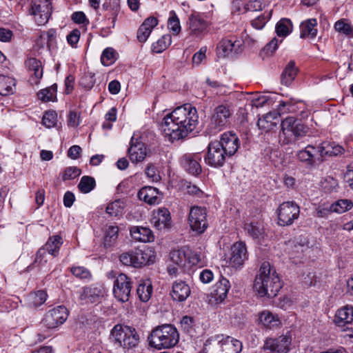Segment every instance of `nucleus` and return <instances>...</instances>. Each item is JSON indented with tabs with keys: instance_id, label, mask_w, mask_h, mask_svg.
I'll return each mask as SVG.
<instances>
[{
	"instance_id": "nucleus-10",
	"label": "nucleus",
	"mask_w": 353,
	"mask_h": 353,
	"mask_svg": "<svg viewBox=\"0 0 353 353\" xmlns=\"http://www.w3.org/2000/svg\"><path fill=\"white\" fill-rule=\"evenodd\" d=\"M68 311L63 305L50 310L44 316L42 323L48 329H54L62 325L67 319Z\"/></svg>"
},
{
	"instance_id": "nucleus-21",
	"label": "nucleus",
	"mask_w": 353,
	"mask_h": 353,
	"mask_svg": "<svg viewBox=\"0 0 353 353\" xmlns=\"http://www.w3.org/2000/svg\"><path fill=\"white\" fill-rule=\"evenodd\" d=\"M151 223L157 230L170 228L171 226V216L169 210L165 208H160L152 213Z\"/></svg>"
},
{
	"instance_id": "nucleus-20",
	"label": "nucleus",
	"mask_w": 353,
	"mask_h": 353,
	"mask_svg": "<svg viewBox=\"0 0 353 353\" xmlns=\"http://www.w3.org/2000/svg\"><path fill=\"white\" fill-rule=\"evenodd\" d=\"M248 259L247 248L245 243L236 242L231 247L230 264L234 268L241 267Z\"/></svg>"
},
{
	"instance_id": "nucleus-19",
	"label": "nucleus",
	"mask_w": 353,
	"mask_h": 353,
	"mask_svg": "<svg viewBox=\"0 0 353 353\" xmlns=\"http://www.w3.org/2000/svg\"><path fill=\"white\" fill-rule=\"evenodd\" d=\"M281 130L285 135L292 134L295 137L302 136L306 132L301 121L292 117H287L282 121Z\"/></svg>"
},
{
	"instance_id": "nucleus-22",
	"label": "nucleus",
	"mask_w": 353,
	"mask_h": 353,
	"mask_svg": "<svg viewBox=\"0 0 353 353\" xmlns=\"http://www.w3.org/2000/svg\"><path fill=\"white\" fill-rule=\"evenodd\" d=\"M78 294L79 299L82 304L99 302L101 298L103 296L101 288L92 285L81 288Z\"/></svg>"
},
{
	"instance_id": "nucleus-36",
	"label": "nucleus",
	"mask_w": 353,
	"mask_h": 353,
	"mask_svg": "<svg viewBox=\"0 0 353 353\" xmlns=\"http://www.w3.org/2000/svg\"><path fill=\"white\" fill-rule=\"evenodd\" d=\"M222 347L223 353H240L242 350V343L237 339L223 335Z\"/></svg>"
},
{
	"instance_id": "nucleus-58",
	"label": "nucleus",
	"mask_w": 353,
	"mask_h": 353,
	"mask_svg": "<svg viewBox=\"0 0 353 353\" xmlns=\"http://www.w3.org/2000/svg\"><path fill=\"white\" fill-rule=\"evenodd\" d=\"M81 170L77 167H68L65 169L62 179L63 181L72 180L78 177L81 174Z\"/></svg>"
},
{
	"instance_id": "nucleus-15",
	"label": "nucleus",
	"mask_w": 353,
	"mask_h": 353,
	"mask_svg": "<svg viewBox=\"0 0 353 353\" xmlns=\"http://www.w3.org/2000/svg\"><path fill=\"white\" fill-rule=\"evenodd\" d=\"M291 337L282 335L278 338H270L265 341L264 348L269 350L272 353H287L290 350Z\"/></svg>"
},
{
	"instance_id": "nucleus-59",
	"label": "nucleus",
	"mask_w": 353,
	"mask_h": 353,
	"mask_svg": "<svg viewBox=\"0 0 353 353\" xmlns=\"http://www.w3.org/2000/svg\"><path fill=\"white\" fill-rule=\"evenodd\" d=\"M201 261V255L196 252H194L186 248V264L190 265H196Z\"/></svg>"
},
{
	"instance_id": "nucleus-61",
	"label": "nucleus",
	"mask_w": 353,
	"mask_h": 353,
	"mask_svg": "<svg viewBox=\"0 0 353 353\" xmlns=\"http://www.w3.org/2000/svg\"><path fill=\"white\" fill-rule=\"evenodd\" d=\"M270 15V14L266 17L262 14L252 20L251 22L252 27L256 30H261L269 20Z\"/></svg>"
},
{
	"instance_id": "nucleus-41",
	"label": "nucleus",
	"mask_w": 353,
	"mask_h": 353,
	"mask_svg": "<svg viewBox=\"0 0 353 353\" xmlns=\"http://www.w3.org/2000/svg\"><path fill=\"white\" fill-rule=\"evenodd\" d=\"M152 292V285L150 281L147 280L140 283L137 289V293L139 299L143 302L150 300Z\"/></svg>"
},
{
	"instance_id": "nucleus-64",
	"label": "nucleus",
	"mask_w": 353,
	"mask_h": 353,
	"mask_svg": "<svg viewBox=\"0 0 353 353\" xmlns=\"http://www.w3.org/2000/svg\"><path fill=\"white\" fill-rule=\"evenodd\" d=\"M80 124V115L74 111H70L68 117V125L77 128Z\"/></svg>"
},
{
	"instance_id": "nucleus-28",
	"label": "nucleus",
	"mask_w": 353,
	"mask_h": 353,
	"mask_svg": "<svg viewBox=\"0 0 353 353\" xmlns=\"http://www.w3.org/2000/svg\"><path fill=\"white\" fill-rule=\"evenodd\" d=\"M138 197L149 205L158 204L162 198L159 190L152 186L142 188L138 192Z\"/></svg>"
},
{
	"instance_id": "nucleus-14",
	"label": "nucleus",
	"mask_w": 353,
	"mask_h": 353,
	"mask_svg": "<svg viewBox=\"0 0 353 353\" xmlns=\"http://www.w3.org/2000/svg\"><path fill=\"white\" fill-rule=\"evenodd\" d=\"M188 26L191 36L202 38L208 33L209 24L200 13L194 12L188 17Z\"/></svg>"
},
{
	"instance_id": "nucleus-37",
	"label": "nucleus",
	"mask_w": 353,
	"mask_h": 353,
	"mask_svg": "<svg viewBox=\"0 0 353 353\" xmlns=\"http://www.w3.org/2000/svg\"><path fill=\"white\" fill-rule=\"evenodd\" d=\"M297 70L295 63L292 61H290L281 74V83L286 86L290 85L295 79L297 74Z\"/></svg>"
},
{
	"instance_id": "nucleus-17",
	"label": "nucleus",
	"mask_w": 353,
	"mask_h": 353,
	"mask_svg": "<svg viewBox=\"0 0 353 353\" xmlns=\"http://www.w3.org/2000/svg\"><path fill=\"white\" fill-rule=\"evenodd\" d=\"M128 152L132 163L142 162L150 154V151L147 148L145 143L139 141L137 139L134 141L133 137L131 139L130 147Z\"/></svg>"
},
{
	"instance_id": "nucleus-38",
	"label": "nucleus",
	"mask_w": 353,
	"mask_h": 353,
	"mask_svg": "<svg viewBox=\"0 0 353 353\" xmlns=\"http://www.w3.org/2000/svg\"><path fill=\"white\" fill-rule=\"evenodd\" d=\"M15 89L14 79L6 77L0 76V94L7 96L13 94Z\"/></svg>"
},
{
	"instance_id": "nucleus-29",
	"label": "nucleus",
	"mask_w": 353,
	"mask_h": 353,
	"mask_svg": "<svg viewBox=\"0 0 353 353\" xmlns=\"http://www.w3.org/2000/svg\"><path fill=\"white\" fill-rule=\"evenodd\" d=\"M25 63L30 72V81L32 84H38L43 73L41 62L35 58H30Z\"/></svg>"
},
{
	"instance_id": "nucleus-13",
	"label": "nucleus",
	"mask_w": 353,
	"mask_h": 353,
	"mask_svg": "<svg viewBox=\"0 0 353 353\" xmlns=\"http://www.w3.org/2000/svg\"><path fill=\"white\" fill-rule=\"evenodd\" d=\"M228 157L218 141H212L208 146V152L204 158L205 163L214 168L223 165Z\"/></svg>"
},
{
	"instance_id": "nucleus-57",
	"label": "nucleus",
	"mask_w": 353,
	"mask_h": 353,
	"mask_svg": "<svg viewBox=\"0 0 353 353\" xmlns=\"http://www.w3.org/2000/svg\"><path fill=\"white\" fill-rule=\"evenodd\" d=\"M145 174L152 182H158L161 180V176L157 172V168L152 163H148L147 165Z\"/></svg>"
},
{
	"instance_id": "nucleus-54",
	"label": "nucleus",
	"mask_w": 353,
	"mask_h": 353,
	"mask_svg": "<svg viewBox=\"0 0 353 353\" xmlns=\"http://www.w3.org/2000/svg\"><path fill=\"white\" fill-rule=\"evenodd\" d=\"M57 121V114L54 111L46 112L42 118V123L48 128L55 126Z\"/></svg>"
},
{
	"instance_id": "nucleus-43",
	"label": "nucleus",
	"mask_w": 353,
	"mask_h": 353,
	"mask_svg": "<svg viewBox=\"0 0 353 353\" xmlns=\"http://www.w3.org/2000/svg\"><path fill=\"white\" fill-rule=\"evenodd\" d=\"M170 259L174 264L180 267L186 265V248L172 250L170 253Z\"/></svg>"
},
{
	"instance_id": "nucleus-2",
	"label": "nucleus",
	"mask_w": 353,
	"mask_h": 353,
	"mask_svg": "<svg viewBox=\"0 0 353 353\" xmlns=\"http://www.w3.org/2000/svg\"><path fill=\"white\" fill-rule=\"evenodd\" d=\"M254 288L261 297H274L281 289L280 279L269 262L265 261L261 264L254 280Z\"/></svg>"
},
{
	"instance_id": "nucleus-55",
	"label": "nucleus",
	"mask_w": 353,
	"mask_h": 353,
	"mask_svg": "<svg viewBox=\"0 0 353 353\" xmlns=\"http://www.w3.org/2000/svg\"><path fill=\"white\" fill-rule=\"evenodd\" d=\"M71 272L74 276L81 279L90 280L92 276L90 272L82 266L72 268Z\"/></svg>"
},
{
	"instance_id": "nucleus-9",
	"label": "nucleus",
	"mask_w": 353,
	"mask_h": 353,
	"mask_svg": "<svg viewBox=\"0 0 353 353\" xmlns=\"http://www.w3.org/2000/svg\"><path fill=\"white\" fill-rule=\"evenodd\" d=\"M188 222L191 229L198 234L203 233L208 227L206 209L199 206L190 208Z\"/></svg>"
},
{
	"instance_id": "nucleus-40",
	"label": "nucleus",
	"mask_w": 353,
	"mask_h": 353,
	"mask_svg": "<svg viewBox=\"0 0 353 353\" xmlns=\"http://www.w3.org/2000/svg\"><path fill=\"white\" fill-rule=\"evenodd\" d=\"M119 228L116 225L108 226L104 232L103 245L105 248L113 245L118 238Z\"/></svg>"
},
{
	"instance_id": "nucleus-34",
	"label": "nucleus",
	"mask_w": 353,
	"mask_h": 353,
	"mask_svg": "<svg viewBox=\"0 0 353 353\" xmlns=\"http://www.w3.org/2000/svg\"><path fill=\"white\" fill-rule=\"evenodd\" d=\"M223 335H216L208 339L204 344L205 353H223Z\"/></svg>"
},
{
	"instance_id": "nucleus-23",
	"label": "nucleus",
	"mask_w": 353,
	"mask_h": 353,
	"mask_svg": "<svg viewBox=\"0 0 353 353\" xmlns=\"http://www.w3.org/2000/svg\"><path fill=\"white\" fill-rule=\"evenodd\" d=\"M296 157L300 161L307 165H313L316 161H321L318 145L308 144L297 152Z\"/></svg>"
},
{
	"instance_id": "nucleus-8",
	"label": "nucleus",
	"mask_w": 353,
	"mask_h": 353,
	"mask_svg": "<svg viewBox=\"0 0 353 353\" xmlns=\"http://www.w3.org/2000/svg\"><path fill=\"white\" fill-rule=\"evenodd\" d=\"M278 224L281 226L291 225L299 217L300 207L294 201L283 202L276 210Z\"/></svg>"
},
{
	"instance_id": "nucleus-46",
	"label": "nucleus",
	"mask_w": 353,
	"mask_h": 353,
	"mask_svg": "<svg viewBox=\"0 0 353 353\" xmlns=\"http://www.w3.org/2000/svg\"><path fill=\"white\" fill-rule=\"evenodd\" d=\"M47 294L43 290H39L29 294L28 303L31 306L38 307L42 305L47 299Z\"/></svg>"
},
{
	"instance_id": "nucleus-31",
	"label": "nucleus",
	"mask_w": 353,
	"mask_h": 353,
	"mask_svg": "<svg viewBox=\"0 0 353 353\" xmlns=\"http://www.w3.org/2000/svg\"><path fill=\"white\" fill-rule=\"evenodd\" d=\"M102 8L108 12L105 17L108 19H112L111 23L114 28L121 9L120 0H105V2L102 6Z\"/></svg>"
},
{
	"instance_id": "nucleus-12",
	"label": "nucleus",
	"mask_w": 353,
	"mask_h": 353,
	"mask_svg": "<svg viewBox=\"0 0 353 353\" xmlns=\"http://www.w3.org/2000/svg\"><path fill=\"white\" fill-rule=\"evenodd\" d=\"M132 289L131 279L125 274H120L114 281L113 294L121 302L129 300Z\"/></svg>"
},
{
	"instance_id": "nucleus-49",
	"label": "nucleus",
	"mask_w": 353,
	"mask_h": 353,
	"mask_svg": "<svg viewBox=\"0 0 353 353\" xmlns=\"http://www.w3.org/2000/svg\"><path fill=\"white\" fill-rule=\"evenodd\" d=\"M57 86L56 84L43 89L38 93V97L43 101H54L56 99Z\"/></svg>"
},
{
	"instance_id": "nucleus-63",
	"label": "nucleus",
	"mask_w": 353,
	"mask_h": 353,
	"mask_svg": "<svg viewBox=\"0 0 353 353\" xmlns=\"http://www.w3.org/2000/svg\"><path fill=\"white\" fill-rule=\"evenodd\" d=\"M185 191L188 194L202 197L204 194L203 192L196 185L188 183L185 185Z\"/></svg>"
},
{
	"instance_id": "nucleus-7",
	"label": "nucleus",
	"mask_w": 353,
	"mask_h": 353,
	"mask_svg": "<svg viewBox=\"0 0 353 353\" xmlns=\"http://www.w3.org/2000/svg\"><path fill=\"white\" fill-rule=\"evenodd\" d=\"M62 244L63 240L61 236H50L46 244L38 250L34 263H38L40 267L43 266L49 261L46 254L53 257L57 256Z\"/></svg>"
},
{
	"instance_id": "nucleus-27",
	"label": "nucleus",
	"mask_w": 353,
	"mask_h": 353,
	"mask_svg": "<svg viewBox=\"0 0 353 353\" xmlns=\"http://www.w3.org/2000/svg\"><path fill=\"white\" fill-rule=\"evenodd\" d=\"M334 324L338 327H344L353 323V307L346 305L338 309L334 319Z\"/></svg>"
},
{
	"instance_id": "nucleus-51",
	"label": "nucleus",
	"mask_w": 353,
	"mask_h": 353,
	"mask_svg": "<svg viewBox=\"0 0 353 353\" xmlns=\"http://www.w3.org/2000/svg\"><path fill=\"white\" fill-rule=\"evenodd\" d=\"M168 27L174 34H178L181 30L179 19L174 10L170 12Z\"/></svg>"
},
{
	"instance_id": "nucleus-1",
	"label": "nucleus",
	"mask_w": 353,
	"mask_h": 353,
	"mask_svg": "<svg viewBox=\"0 0 353 353\" xmlns=\"http://www.w3.org/2000/svg\"><path fill=\"white\" fill-rule=\"evenodd\" d=\"M196 109L190 103L177 107L167 114L162 123V130L170 140H179L188 136L198 124Z\"/></svg>"
},
{
	"instance_id": "nucleus-11",
	"label": "nucleus",
	"mask_w": 353,
	"mask_h": 353,
	"mask_svg": "<svg viewBox=\"0 0 353 353\" xmlns=\"http://www.w3.org/2000/svg\"><path fill=\"white\" fill-rule=\"evenodd\" d=\"M52 7L49 0H33L30 14L39 26L46 24L51 15Z\"/></svg>"
},
{
	"instance_id": "nucleus-3",
	"label": "nucleus",
	"mask_w": 353,
	"mask_h": 353,
	"mask_svg": "<svg viewBox=\"0 0 353 353\" xmlns=\"http://www.w3.org/2000/svg\"><path fill=\"white\" fill-rule=\"evenodd\" d=\"M149 345L157 350L174 347L179 341L177 329L172 324H163L154 328L148 338Z\"/></svg>"
},
{
	"instance_id": "nucleus-32",
	"label": "nucleus",
	"mask_w": 353,
	"mask_h": 353,
	"mask_svg": "<svg viewBox=\"0 0 353 353\" xmlns=\"http://www.w3.org/2000/svg\"><path fill=\"white\" fill-rule=\"evenodd\" d=\"M317 24L316 19H309L303 21L300 25V37L311 39L316 37Z\"/></svg>"
},
{
	"instance_id": "nucleus-60",
	"label": "nucleus",
	"mask_w": 353,
	"mask_h": 353,
	"mask_svg": "<svg viewBox=\"0 0 353 353\" xmlns=\"http://www.w3.org/2000/svg\"><path fill=\"white\" fill-rule=\"evenodd\" d=\"M207 47L203 46L196 52L192 57L193 65H199L206 59Z\"/></svg>"
},
{
	"instance_id": "nucleus-44",
	"label": "nucleus",
	"mask_w": 353,
	"mask_h": 353,
	"mask_svg": "<svg viewBox=\"0 0 353 353\" xmlns=\"http://www.w3.org/2000/svg\"><path fill=\"white\" fill-rule=\"evenodd\" d=\"M292 29V24L290 19H282L276 24L275 31L279 37H285L291 32Z\"/></svg>"
},
{
	"instance_id": "nucleus-48",
	"label": "nucleus",
	"mask_w": 353,
	"mask_h": 353,
	"mask_svg": "<svg viewBox=\"0 0 353 353\" xmlns=\"http://www.w3.org/2000/svg\"><path fill=\"white\" fill-rule=\"evenodd\" d=\"M96 183L93 177L90 176H83L81 177L78 184L79 190L83 193L91 192L95 187Z\"/></svg>"
},
{
	"instance_id": "nucleus-39",
	"label": "nucleus",
	"mask_w": 353,
	"mask_h": 353,
	"mask_svg": "<svg viewBox=\"0 0 353 353\" xmlns=\"http://www.w3.org/2000/svg\"><path fill=\"white\" fill-rule=\"evenodd\" d=\"M259 321L265 327L270 329L280 325V320L268 311H263L259 314Z\"/></svg>"
},
{
	"instance_id": "nucleus-16",
	"label": "nucleus",
	"mask_w": 353,
	"mask_h": 353,
	"mask_svg": "<svg viewBox=\"0 0 353 353\" xmlns=\"http://www.w3.org/2000/svg\"><path fill=\"white\" fill-rule=\"evenodd\" d=\"M201 157L198 153L185 154L180 159V163L183 169L189 174L197 176L202 171L200 161Z\"/></svg>"
},
{
	"instance_id": "nucleus-62",
	"label": "nucleus",
	"mask_w": 353,
	"mask_h": 353,
	"mask_svg": "<svg viewBox=\"0 0 353 353\" xmlns=\"http://www.w3.org/2000/svg\"><path fill=\"white\" fill-rule=\"evenodd\" d=\"M279 114H285L287 112H293L296 111L295 105L292 102H281L277 109Z\"/></svg>"
},
{
	"instance_id": "nucleus-26",
	"label": "nucleus",
	"mask_w": 353,
	"mask_h": 353,
	"mask_svg": "<svg viewBox=\"0 0 353 353\" xmlns=\"http://www.w3.org/2000/svg\"><path fill=\"white\" fill-rule=\"evenodd\" d=\"M230 287V281L223 277H221L215 283L211 292V296L216 303H221L225 299Z\"/></svg>"
},
{
	"instance_id": "nucleus-30",
	"label": "nucleus",
	"mask_w": 353,
	"mask_h": 353,
	"mask_svg": "<svg viewBox=\"0 0 353 353\" xmlns=\"http://www.w3.org/2000/svg\"><path fill=\"white\" fill-rule=\"evenodd\" d=\"M158 24L157 18L150 17L147 18L141 25L137 31V39L139 42L144 43L147 41L152 29Z\"/></svg>"
},
{
	"instance_id": "nucleus-25",
	"label": "nucleus",
	"mask_w": 353,
	"mask_h": 353,
	"mask_svg": "<svg viewBox=\"0 0 353 353\" xmlns=\"http://www.w3.org/2000/svg\"><path fill=\"white\" fill-rule=\"evenodd\" d=\"M191 290L186 282L177 280L173 282L170 295L172 299L178 302L185 301L190 295Z\"/></svg>"
},
{
	"instance_id": "nucleus-6",
	"label": "nucleus",
	"mask_w": 353,
	"mask_h": 353,
	"mask_svg": "<svg viewBox=\"0 0 353 353\" xmlns=\"http://www.w3.org/2000/svg\"><path fill=\"white\" fill-rule=\"evenodd\" d=\"M232 111L230 106L220 105L214 108L207 130L210 134H216L229 123Z\"/></svg>"
},
{
	"instance_id": "nucleus-52",
	"label": "nucleus",
	"mask_w": 353,
	"mask_h": 353,
	"mask_svg": "<svg viewBox=\"0 0 353 353\" xmlns=\"http://www.w3.org/2000/svg\"><path fill=\"white\" fill-rule=\"evenodd\" d=\"M336 31L343 33L350 38H353V28L350 24L346 23L344 20H339L334 24Z\"/></svg>"
},
{
	"instance_id": "nucleus-42",
	"label": "nucleus",
	"mask_w": 353,
	"mask_h": 353,
	"mask_svg": "<svg viewBox=\"0 0 353 353\" xmlns=\"http://www.w3.org/2000/svg\"><path fill=\"white\" fill-rule=\"evenodd\" d=\"M244 230L254 239H259L263 234V228L260 223L255 221L245 223Z\"/></svg>"
},
{
	"instance_id": "nucleus-45",
	"label": "nucleus",
	"mask_w": 353,
	"mask_h": 353,
	"mask_svg": "<svg viewBox=\"0 0 353 353\" xmlns=\"http://www.w3.org/2000/svg\"><path fill=\"white\" fill-rule=\"evenodd\" d=\"M171 43V35L164 34L157 42L152 44V50L155 53H161L170 46Z\"/></svg>"
},
{
	"instance_id": "nucleus-35",
	"label": "nucleus",
	"mask_w": 353,
	"mask_h": 353,
	"mask_svg": "<svg viewBox=\"0 0 353 353\" xmlns=\"http://www.w3.org/2000/svg\"><path fill=\"white\" fill-rule=\"evenodd\" d=\"M279 122V118L275 113L269 112L258 120L257 125L265 132L272 130Z\"/></svg>"
},
{
	"instance_id": "nucleus-33",
	"label": "nucleus",
	"mask_w": 353,
	"mask_h": 353,
	"mask_svg": "<svg viewBox=\"0 0 353 353\" xmlns=\"http://www.w3.org/2000/svg\"><path fill=\"white\" fill-rule=\"evenodd\" d=\"M130 232L132 237L139 241L150 242L154 239L152 231L146 227L134 226Z\"/></svg>"
},
{
	"instance_id": "nucleus-5",
	"label": "nucleus",
	"mask_w": 353,
	"mask_h": 353,
	"mask_svg": "<svg viewBox=\"0 0 353 353\" xmlns=\"http://www.w3.org/2000/svg\"><path fill=\"white\" fill-rule=\"evenodd\" d=\"M111 335L116 343L124 349H132L139 345L140 338L134 327L117 324L111 330Z\"/></svg>"
},
{
	"instance_id": "nucleus-18",
	"label": "nucleus",
	"mask_w": 353,
	"mask_h": 353,
	"mask_svg": "<svg viewBox=\"0 0 353 353\" xmlns=\"http://www.w3.org/2000/svg\"><path fill=\"white\" fill-rule=\"evenodd\" d=\"M228 157L233 156L240 146L238 136L232 132H224L221 135L220 141H218Z\"/></svg>"
},
{
	"instance_id": "nucleus-4",
	"label": "nucleus",
	"mask_w": 353,
	"mask_h": 353,
	"mask_svg": "<svg viewBox=\"0 0 353 353\" xmlns=\"http://www.w3.org/2000/svg\"><path fill=\"white\" fill-rule=\"evenodd\" d=\"M121 263L127 266L140 268L150 263H153L155 255L149 248H134L120 255Z\"/></svg>"
},
{
	"instance_id": "nucleus-50",
	"label": "nucleus",
	"mask_w": 353,
	"mask_h": 353,
	"mask_svg": "<svg viewBox=\"0 0 353 353\" xmlns=\"http://www.w3.org/2000/svg\"><path fill=\"white\" fill-rule=\"evenodd\" d=\"M124 203L120 200H116L108 205L106 212L111 216H118L122 214Z\"/></svg>"
},
{
	"instance_id": "nucleus-24",
	"label": "nucleus",
	"mask_w": 353,
	"mask_h": 353,
	"mask_svg": "<svg viewBox=\"0 0 353 353\" xmlns=\"http://www.w3.org/2000/svg\"><path fill=\"white\" fill-rule=\"evenodd\" d=\"M241 44L233 39H223L216 47V54L219 58L228 57L233 52L237 53Z\"/></svg>"
},
{
	"instance_id": "nucleus-53",
	"label": "nucleus",
	"mask_w": 353,
	"mask_h": 353,
	"mask_svg": "<svg viewBox=\"0 0 353 353\" xmlns=\"http://www.w3.org/2000/svg\"><path fill=\"white\" fill-rule=\"evenodd\" d=\"M116 52L112 48H105L101 56V61L103 65L108 66L113 63L116 59Z\"/></svg>"
},
{
	"instance_id": "nucleus-56",
	"label": "nucleus",
	"mask_w": 353,
	"mask_h": 353,
	"mask_svg": "<svg viewBox=\"0 0 353 353\" xmlns=\"http://www.w3.org/2000/svg\"><path fill=\"white\" fill-rule=\"evenodd\" d=\"M319 152L321 157V161L323 160L325 157H331L333 152L332 143L328 142H322L318 144Z\"/></svg>"
},
{
	"instance_id": "nucleus-47",
	"label": "nucleus",
	"mask_w": 353,
	"mask_h": 353,
	"mask_svg": "<svg viewBox=\"0 0 353 353\" xmlns=\"http://www.w3.org/2000/svg\"><path fill=\"white\" fill-rule=\"evenodd\" d=\"M332 212L343 213L353 207V203L348 199H341L330 205Z\"/></svg>"
}]
</instances>
